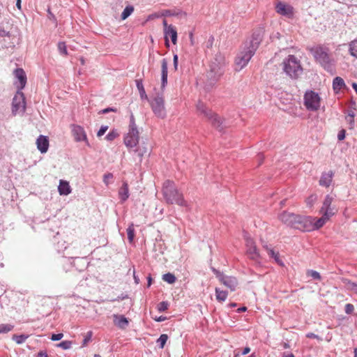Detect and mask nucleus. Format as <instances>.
<instances>
[{"label": "nucleus", "instance_id": "obj_61", "mask_svg": "<svg viewBox=\"0 0 357 357\" xmlns=\"http://www.w3.org/2000/svg\"><path fill=\"white\" fill-rule=\"evenodd\" d=\"M250 351V347H245V348L243 349V351H242L241 354H242V355H246V354H248Z\"/></svg>", "mask_w": 357, "mask_h": 357}, {"label": "nucleus", "instance_id": "obj_26", "mask_svg": "<svg viewBox=\"0 0 357 357\" xmlns=\"http://www.w3.org/2000/svg\"><path fill=\"white\" fill-rule=\"evenodd\" d=\"M267 250L268 255L270 257H272L275 259V262H277L279 265L283 266L284 264L282 261L280 259L279 253L278 252H275L273 249L268 247V245L264 246Z\"/></svg>", "mask_w": 357, "mask_h": 357}, {"label": "nucleus", "instance_id": "obj_14", "mask_svg": "<svg viewBox=\"0 0 357 357\" xmlns=\"http://www.w3.org/2000/svg\"><path fill=\"white\" fill-rule=\"evenodd\" d=\"M297 215L298 214L294 213L283 211L280 214L279 219L284 225L295 229L297 223Z\"/></svg>", "mask_w": 357, "mask_h": 357}, {"label": "nucleus", "instance_id": "obj_40", "mask_svg": "<svg viewBox=\"0 0 357 357\" xmlns=\"http://www.w3.org/2000/svg\"><path fill=\"white\" fill-rule=\"evenodd\" d=\"M307 276L312 277L314 280H320L321 277L319 272L314 270H307L306 272Z\"/></svg>", "mask_w": 357, "mask_h": 357}, {"label": "nucleus", "instance_id": "obj_3", "mask_svg": "<svg viewBox=\"0 0 357 357\" xmlns=\"http://www.w3.org/2000/svg\"><path fill=\"white\" fill-rule=\"evenodd\" d=\"M196 107L198 114L206 118L215 128L219 131H222L223 130V121L221 118L211 109L208 108L204 102L198 101Z\"/></svg>", "mask_w": 357, "mask_h": 357}, {"label": "nucleus", "instance_id": "obj_64", "mask_svg": "<svg viewBox=\"0 0 357 357\" xmlns=\"http://www.w3.org/2000/svg\"><path fill=\"white\" fill-rule=\"evenodd\" d=\"M165 319H166V317H163V316H160V317H158V318H155V320L156 321H159V322H160V321H165Z\"/></svg>", "mask_w": 357, "mask_h": 357}, {"label": "nucleus", "instance_id": "obj_13", "mask_svg": "<svg viewBox=\"0 0 357 357\" xmlns=\"http://www.w3.org/2000/svg\"><path fill=\"white\" fill-rule=\"evenodd\" d=\"M263 30L261 29L253 31L249 46L246 47L255 53L263 38Z\"/></svg>", "mask_w": 357, "mask_h": 357}, {"label": "nucleus", "instance_id": "obj_10", "mask_svg": "<svg viewBox=\"0 0 357 357\" xmlns=\"http://www.w3.org/2000/svg\"><path fill=\"white\" fill-rule=\"evenodd\" d=\"M211 269L222 284L229 288L231 291L236 290L238 285V280L235 277L226 275L215 268H212Z\"/></svg>", "mask_w": 357, "mask_h": 357}, {"label": "nucleus", "instance_id": "obj_57", "mask_svg": "<svg viewBox=\"0 0 357 357\" xmlns=\"http://www.w3.org/2000/svg\"><path fill=\"white\" fill-rule=\"evenodd\" d=\"M178 55L177 54H174V57H173V63H174V69L175 70H177V67H178Z\"/></svg>", "mask_w": 357, "mask_h": 357}, {"label": "nucleus", "instance_id": "obj_35", "mask_svg": "<svg viewBox=\"0 0 357 357\" xmlns=\"http://www.w3.org/2000/svg\"><path fill=\"white\" fill-rule=\"evenodd\" d=\"M162 279L169 284H173L176 280L175 275L171 273L164 274L162 275Z\"/></svg>", "mask_w": 357, "mask_h": 357}, {"label": "nucleus", "instance_id": "obj_63", "mask_svg": "<svg viewBox=\"0 0 357 357\" xmlns=\"http://www.w3.org/2000/svg\"><path fill=\"white\" fill-rule=\"evenodd\" d=\"M355 113L352 110H350L348 112V116L347 117L348 118H354Z\"/></svg>", "mask_w": 357, "mask_h": 357}, {"label": "nucleus", "instance_id": "obj_23", "mask_svg": "<svg viewBox=\"0 0 357 357\" xmlns=\"http://www.w3.org/2000/svg\"><path fill=\"white\" fill-rule=\"evenodd\" d=\"M128 185L126 182H123L121 188L119 190V196L122 202L126 201L129 197Z\"/></svg>", "mask_w": 357, "mask_h": 357}, {"label": "nucleus", "instance_id": "obj_30", "mask_svg": "<svg viewBox=\"0 0 357 357\" xmlns=\"http://www.w3.org/2000/svg\"><path fill=\"white\" fill-rule=\"evenodd\" d=\"M247 252L250 255V258H252V259L256 260L259 257V254L258 252L256 245L249 247V248L247 249Z\"/></svg>", "mask_w": 357, "mask_h": 357}, {"label": "nucleus", "instance_id": "obj_41", "mask_svg": "<svg viewBox=\"0 0 357 357\" xmlns=\"http://www.w3.org/2000/svg\"><path fill=\"white\" fill-rule=\"evenodd\" d=\"M169 303L167 301H162L158 304V310L160 312L166 311L168 309Z\"/></svg>", "mask_w": 357, "mask_h": 357}, {"label": "nucleus", "instance_id": "obj_6", "mask_svg": "<svg viewBox=\"0 0 357 357\" xmlns=\"http://www.w3.org/2000/svg\"><path fill=\"white\" fill-rule=\"evenodd\" d=\"M224 73L222 65L215 59V61H212L210 65V70L206 73L207 79L209 84H214L222 75Z\"/></svg>", "mask_w": 357, "mask_h": 357}, {"label": "nucleus", "instance_id": "obj_37", "mask_svg": "<svg viewBox=\"0 0 357 357\" xmlns=\"http://www.w3.org/2000/svg\"><path fill=\"white\" fill-rule=\"evenodd\" d=\"M168 340V335L167 334H162L157 340V343L160 349H163L167 341Z\"/></svg>", "mask_w": 357, "mask_h": 357}, {"label": "nucleus", "instance_id": "obj_25", "mask_svg": "<svg viewBox=\"0 0 357 357\" xmlns=\"http://www.w3.org/2000/svg\"><path fill=\"white\" fill-rule=\"evenodd\" d=\"M168 29H167L166 31H165L164 35H165V36H167V38H170L172 43L174 45H176L177 43V31L174 26L170 27Z\"/></svg>", "mask_w": 357, "mask_h": 357}, {"label": "nucleus", "instance_id": "obj_43", "mask_svg": "<svg viewBox=\"0 0 357 357\" xmlns=\"http://www.w3.org/2000/svg\"><path fill=\"white\" fill-rule=\"evenodd\" d=\"M332 201H333V198L330 195H326L324 199L321 208L331 207Z\"/></svg>", "mask_w": 357, "mask_h": 357}, {"label": "nucleus", "instance_id": "obj_19", "mask_svg": "<svg viewBox=\"0 0 357 357\" xmlns=\"http://www.w3.org/2000/svg\"><path fill=\"white\" fill-rule=\"evenodd\" d=\"M334 173L333 171L323 172L319 179V183L321 186L328 188L331 184Z\"/></svg>", "mask_w": 357, "mask_h": 357}, {"label": "nucleus", "instance_id": "obj_15", "mask_svg": "<svg viewBox=\"0 0 357 357\" xmlns=\"http://www.w3.org/2000/svg\"><path fill=\"white\" fill-rule=\"evenodd\" d=\"M15 78L18 80L15 82V84L17 90H22L26 84V75L24 70L22 68H17L13 71Z\"/></svg>", "mask_w": 357, "mask_h": 357}, {"label": "nucleus", "instance_id": "obj_28", "mask_svg": "<svg viewBox=\"0 0 357 357\" xmlns=\"http://www.w3.org/2000/svg\"><path fill=\"white\" fill-rule=\"evenodd\" d=\"M215 291L216 299L218 301L224 302L227 299V296H228L227 291L220 290L219 288H215Z\"/></svg>", "mask_w": 357, "mask_h": 357}, {"label": "nucleus", "instance_id": "obj_42", "mask_svg": "<svg viewBox=\"0 0 357 357\" xmlns=\"http://www.w3.org/2000/svg\"><path fill=\"white\" fill-rule=\"evenodd\" d=\"M57 346L59 347L62 348L63 349H65V350L69 349L72 346V342L68 341V340H65V341H63V342H60L59 344H58Z\"/></svg>", "mask_w": 357, "mask_h": 357}, {"label": "nucleus", "instance_id": "obj_60", "mask_svg": "<svg viewBox=\"0 0 357 357\" xmlns=\"http://www.w3.org/2000/svg\"><path fill=\"white\" fill-rule=\"evenodd\" d=\"M347 121L349 122L351 128L354 127V118H348L346 117Z\"/></svg>", "mask_w": 357, "mask_h": 357}, {"label": "nucleus", "instance_id": "obj_56", "mask_svg": "<svg viewBox=\"0 0 357 357\" xmlns=\"http://www.w3.org/2000/svg\"><path fill=\"white\" fill-rule=\"evenodd\" d=\"M10 33L4 29H0V37H10Z\"/></svg>", "mask_w": 357, "mask_h": 357}, {"label": "nucleus", "instance_id": "obj_11", "mask_svg": "<svg viewBox=\"0 0 357 357\" xmlns=\"http://www.w3.org/2000/svg\"><path fill=\"white\" fill-rule=\"evenodd\" d=\"M151 109L155 114L159 118L163 119L166 116V112L164 106V99L160 96H157L151 102Z\"/></svg>", "mask_w": 357, "mask_h": 357}, {"label": "nucleus", "instance_id": "obj_58", "mask_svg": "<svg viewBox=\"0 0 357 357\" xmlns=\"http://www.w3.org/2000/svg\"><path fill=\"white\" fill-rule=\"evenodd\" d=\"M162 24H163V26H164V32L166 31L167 29H169L168 28L174 27V26L172 24L168 25L167 20H163Z\"/></svg>", "mask_w": 357, "mask_h": 357}, {"label": "nucleus", "instance_id": "obj_17", "mask_svg": "<svg viewBox=\"0 0 357 357\" xmlns=\"http://www.w3.org/2000/svg\"><path fill=\"white\" fill-rule=\"evenodd\" d=\"M275 10L278 14L288 18L293 17V8L291 6L287 5L282 2L277 3L275 6Z\"/></svg>", "mask_w": 357, "mask_h": 357}, {"label": "nucleus", "instance_id": "obj_1", "mask_svg": "<svg viewBox=\"0 0 357 357\" xmlns=\"http://www.w3.org/2000/svg\"><path fill=\"white\" fill-rule=\"evenodd\" d=\"M162 195L165 202L169 204H177L181 206H186L187 202L173 181L167 180L162 185Z\"/></svg>", "mask_w": 357, "mask_h": 357}, {"label": "nucleus", "instance_id": "obj_21", "mask_svg": "<svg viewBox=\"0 0 357 357\" xmlns=\"http://www.w3.org/2000/svg\"><path fill=\"white\" fill-rule=\"evenodd\" d=\"M167 61L165 59L162 60L161 63V88L164 89L167 84Z\"/></svg>", "mask_w": 357, "mask_h": 357}, {"label": "nucleus", "instance_id": "obj_53", "mask_svg": "<svg viewBox=\"0 0 357 357\" xmlns=\"http://www.w3.org/2000/svg\"><path fill=\"white\" fill-rule=\"evenodd\" d=\"M349 289L357 295V284L355 282H349Z\"/></svg>", "mask_w": 357, "mask_h": 357}, {"label": "nucleus", "instance_id": "obj_2", "mask_svg": "<svg viewBox=\"0 0 357 357\" xmlns=\"http://www.w3.org/2000/svg\"><path fill=\"white\" fill-rule=\"evenodd\" d=\"M310 52L314 59L327 71L331 70L334 60L329 53L328 47L317 45L310 49Z\"/></svg>", "mask_w": 357, "mask_h": 357}, {"label": "nucleus", "instance_id": "obj_51", "mask_svg": "<svg viewBox=\"0 0 357 357\" xmlns=\"http://www.w3.org/2000/svg\"><path fill=\"white\" fill-rule=\"evenodd\" d=\"M63 337V333L52 334L51 340L53 341L60 340Z\"/></svg>", "mask_w": 357, "mask_h": 357}, {"label": "nucleus", "instance_id": "obj_44", "mask_svg": "<svg viewBox=\"0 0 357 357\" xmlns=\"http://www.w3.org/2000/svg\"><path fill=\"white\" fill-rule=\"evenodd\" d=\"M58 49L60 53L66 55L68 54L66 44L63 42H59L58 44Z\"/></svg>", "mask_w": 357, "mask_h": 357}, {"label": "nucleus", "instance_id": "obj_49", "mask_svg": "<svg viewBox=\"0 0 357 357\" xmlns=\"http://www.w3.org/2000/svg\"><path fill=\"white\" fill-rule=\"evenodd\" d=\"M107 129H108L107 126H101L100 128L99 129V130L98 131V133H97L98 137L102 136L105 133V132L107 131Z\"/></svg>", "mask_w": 357, "mask_h": 357}, {"label": "nucleus", "instance_id": "obj_45", "mask_svg": "<svg viewBox=\"0 0 357 357\" xmlns=\"http://www.w3.org/2000/svg\"><path fill=\"white\" fill-rule=\"evenodd\" d=\"M92 331H89L85 335L83 341H82V347H84L87 344V343L91 341L92 337Z\"/></svg>", "mask_w": 357, "mask_h": 357}, {"label": "nucleus", "instance_id": "obj_9", "mask_svg": "<svg viewBox=\"0 0 357 357\" xmlns=\"http://www.w3.org/2000/svg\"><path fill=\"white\" fill-rule=\"evenodd\" d=\"M22 90H17L12 102V114L16 115L19 112L24 113L26 109V101Z\"/></svg>", "mask_w": 357, "mask_h": 357}, {"label": "nucleus", "instance_id": "obj_48", "mask_svg": "<svg viewBox=\"0 0 357 357\" xmlns=\"http://www.w3.org/2000/svg\"><path fill=\"white\" fill-rule=\"evenodd\" d=\"M113 178V174L112 173L105 174L103 176V182L106 185H109V180Z\"/></svg>", "mask_w": 357, "mask_h": 357}, {"label": "nucleus", "instance_id": "obj_7", "mask_svg": "<svg viewBox=\"0 0 357 357\" xmlns=\"http://www.w3.org/2000/svg\"><path fill=\"white\" fill-rule=\"evenodd\" d=\"M304 105L309 111H317L320 107V97L313 91H306L304 95Z\"/></svg>", "mask_w": 357, "mask_h": 357}, {"label": "nucleus", "instance_id": "obj_36", "mask_svg": "<svg viewBox=\"0 0 357 357\" xmlns=\"http://www.w3.org/2000/svg\"><path fill=\"white\" fill-rule=\"evenodd\" d=\"M326 220H328L324 218V217L322 215V217L317 220L315 222H313V230L322 227Z\"/></svg>", "mask_w": 357, "mask_h": 357}, {"label": "nucleus", "instance_id": "obj_59", "mask_svg": "<svg viewBox=\"0 0 357 357\" xmlns=\"http://www.w3.org/2000/svg\"><path fill=\"white\" fill-rule=\"evenodd\" d=\"M36 357H48V355L46 351H40L38 353Z\"/></svg>", "mask_w": 357, "mask_h": 357}, {"label": "nucleus", "instance_id": "obj_24", "mask_svg": "<svg viewBox=\"0 0 357 357\" xmlns=\"http://www.w3.org/2000/svg\"><path fill=\"white\" fill-rule=\"evenodd\" d=\"M345 83L344 79L340 77H336L333 81V89L335 92L337 93L342 88L345 87Z\"/></svg>", "mask_w": 357, "mask_h": 357}, {"label": "nucleus", "instance_id": "obj_31", "mask_svg": "<svg viewBox=\"0 0 357 357\" xmlns=\"http://www.w3.org/2000/svg\"><path fill=\"white\" fill-rule=\"evenodd\" d=\"M135 148L136 149L134 150V151L137 153V156L139 158V161L141 162L144 155L147 153V148L142 145Z\"/></svg>", "mask_w": 357, "mask_h": 357}, {"label": "nucleus", "instance_id": "obj_47", "mask_svg": "<svg viewBox=\"0 0 357 357\" xmlns=\"http://www.w3.org/2000/svg\"><path fill=\"white\" fill-rule=\"evenodd\" d=\"M354 310V307L351 303H347L345 305L344 311L347 314H351Z\"/></svg>", "mask_w": 357, "mask_h": 357}, {"label": "nucleus", "instance_id": "obj_39", "mask_svg": "<svg viewBox=\"0 0 357 357\" xmlns=\"http://www.w3.org/2000/svg\"><path fill=\"white\" fill-rule=\"evenodd\" d=\"M28 336L26 335H14L13 340L16 342L17 344H22L27 339Z\"/></svg>", "mask_w": 357, "mask_h": 357}, {"label": "nucleus", "instance_id": "obj_22", "mask_svg": "<svg viewBox=\"0 0 357 357\" xmlns=\"http://www.w3.org/2000/svg\"><path fill=\"white\" fill-rule=\"evenodd\" d=\"M58 190L61 195H68L71 192V188L69 183L64 180H61L58 186Z\"/></svg>", "mask_w": 357, "mask_h": 357}, {"label": "nucleus", "instance_id": "obj_52", "mask_svg": "<svg viewBox=\"0 0 357 357\" xmlns=\"http://www.w3.org/2000/svg\"><path fill=\"white\" fill-rule=\"evenodd\" d=\"M345 133H346L345 130L342 129L341 130H340L338 132V135H337L338 140H340V141L343 140L345 138Z\"/></svg>", "mask_w": 357, "mask_h": 357}, {"label": "nucleus", "instance_id": "obj_20", "mask_svg": "<svg viewBox=\"0 0 357 357\" xmlns=\"http://www.w3.org/2000/svg\"><path fill=\"white\" fill-rule=\"evenodd\" d=\"M114 324L121 329H125L129 324L128 319L123 315L114 314Z\"/></svg>", "mask_w": 357, "mask_h": 357}, {"label": "nucleus", "instance_id": "obj_27", "mask_svg": "<svg viewBox=\"0 0 357 357\" xmlns=\"http://www.w3.org/2000/svg\"><path fill=\"white\" fill-rule=\"evenodd\" d=\"M136 86L139 91V96L142 100H148L147 95L146 93L142 79H136Z\"/></svg>", "mask_w": 357, "mask_h": 357}, {"label": "nucleus", "instance_id": "obj_12", "mask_svg": "<svg viewBox=\"0 0 357 357\" xmlns=\"http://www.w3.org/2000/svg\"><path fill=\"white\" fill-rule=\"evenodd\" d=\"M296 228L303 231H310L313 230V219L310 216L297 215Z\"/></svg>", "mask_w": 357, "mask_h": 357}, {"label": "nucleus", "instance_id": "obj_38", "mask_svg": "<svg viewBox=\"0 0 357 357\" xmlns=\"http://www.w3.org/2000/svg\"><path fill=\"white\" fill-rule=\"evenodd\" d=\"M127 235H128V241H130V243L132 242L133 239H134V237H135V229H134V227H133V225H130L128 228H127Z\"/></svg>", "mask_w": 357, "mask_h": 357}, {"label": "nucleus", "instance_id": "obj_54", "mask_svg": "<svg viewBox=\"0 0 357 357\" xmlns=\"http://www.w3.org/2000/svg\"><path fill=\"white\" fill-rule=\"evenodd\" d=\"M245 241H246V246H247V248H249V247H252V246H255V242L253 241V240L250 238H247L245 239Z\"/></svg>", "mask_w": 357, "mask_h": 357}, {"label": "nucleus", "instance_id": "obj_16", "mask_svg": "<svg viewBox=\"0 0 357 357\" xmlns=\"http://www.w3.org/2000/svg\"><path fill=\"white\" fill-rule=\"evenodd\" d=\"M72 133L76 142L84 141L88 146H90L84 129L78 125L72 126Z\"/></svg>", "mask_w": 357, "mask_h": 357}, {"label": "nucleus", "instance_id": "obj_50", "mask_svg": "<svg viewBox=\"0 0 357 357\" xmlns=\"http://www.w3.org/2000/svg\"><path fill=\"white\" fill-rule=\"evenodd\" d=\"M117 109L114 107H107L99 112V114H107L110 112H116Z\"/></svg>", "mask_w": 357, "mask_h": 357}, {"label": "nucleus", "instance_id": "obj_4", "mask_svg": "<svg viewBox=\"0 0 357 357\" xmlns=\"http://www.w3.org/2000/svg\"><path fill=\"white\" fill-rule=\"evenodd\" d=\"M139 140V132L135 123V119L133 114L131 112L130 116V123L128 132L124 137V144L126 147L132 149L137 147Z\"/></svg>", "mask_w": 357, "mask_h": 357}, {"label": "nucleus", "instance_id": "obj_5", "mask_svg": "<svg viewBox=\"0 0 357 357\" xmlns=\"http://www.w3.org/2000/svg\"><path fill=\"white\" fill-rule=\"evenodd\" d=\"M283 70L291 78L296 79L301 74L303 68L294 55H289L283 61Z\"/></svg>", "mask_w": 357, "mask_h": 357}, {"label": "nucleus", "instance_id": "obj_34", "mask_svg": "<svg viewBox=\"0 0 357 357\" xmlns=\"http://www.w3.org/2000/svg\"><path fill=\"white\" fill-rule=\"evenodd\" d=\"M14 328V326L10 324H0V334H6L11 331Z\"/></svg>", "mask_w": 357, "mask_h": 357}, {"label": "nucleus", "instance_id": "obj_55", "mask_svg": "<svg viewBox=\"0 0 357 357\" xmlns=\"http://www.w3.org/2000/svg\"><path fill=\"white\" fill-rule=\"evenodd\" d=\"M306 337L308 338H314V339H317L319 340H321V338L319 335H317L313 333H307Z\"/></svg>", "mask_w": 357, "mask_h": 357}, {"label": "nucleus", "instance_id": "obj_32", "mask_svg": "<svg viewBox=\"0 0 357 357\" xmlns=\"http://www.w3.org/2000/svg\"><path fill=\"white\" fill-rule=\"evenodd\" d=\"M133 10H134L133 6H127L124 8L123 11L122 12V13L121 15V19L122 20H126V18H128L132 14Z\"/></svg>", "mask_w": 357, "mask_h": 357}, {"label": "nucleus", "instance_id": "obj_33", "mask_svg": "<svg viewBox=\"0 0 357 357\" xmlns=\"http://www.w3.org/2000/svg\"><path fill=\"white\" fill-rule=\"evenodd\" d=\"M321 213L323 214L324 218H326L327 220L335 214L333 208L331 207L321 208Z\"/></svg>", "mask_w": 357, "mask_h": 357}, {"label": "nucleus", "instance_id": "obj_62", "mask_svg": "<svg viewBox=\"0 0 357 357\" xmlns=\"http://www.w3.org/2000/svg\"><path fill=\"white\" fill-rule=\"evenodd\" d=\"M282 357H295L292 353H285L282 354Z\"/></svg>", "mask_w": 357, "mask_h": 357}, {"label": "nucleus", "instance_id": "obj_29", "mask_svg": "<svg viewBox=\"0 0 357 357\" xmlns=\"http://www.w3.org/2000/svg\"><path fill=\"white\" fill-rule=\"evenodd\" d=\"M349 54L357 59V40H352L349 44Z\"/></svg>", "mask_w": 357, "mask_h": 357}, {"label": "nucleus", "instance_id": "obj_46", "mask_svg": "<svg viewBox=\"0 0 357 357\" xmlns=\"http://www.w3.org/2000/svg\"><path fill=\"white\" fill-rule=\"evenodd\" d=\"M118 134L115 131H110L105 137V139L107 141H113L116 137Z\"/></svg>", "mask_w": 357, "mask_h": 357}, {"label": "nucleus", "instance_id": "obj_18", "mask_svg": "<svg viewBox=\"0 0 357 357\" xmlns=\"http://www.w3.org/2000/svg\"><path fill=\"white\" fill-rule=\"evenodd\" d=\"M37 149L41 153H45L49 148V139L47 137L40 135L36 139Z\"/></svg>", "mask_w": 357, "mask_h": 357}, {"label": "nucleus", "instance_id": "obj_8", "mask_svg": "<svg viewBox=\"0 0 357 357\" xmlns=\"http://www.w3.org/2000/svg\"><path fill=\"white\" fill-rule=\"evenodd\" d=\"M254 54L253 50L247 47L238 54L235 59L236 70L239 71L246 66Z\"/></svg>", "mask_w": 357, "mask_h": 357}]
</instances>
